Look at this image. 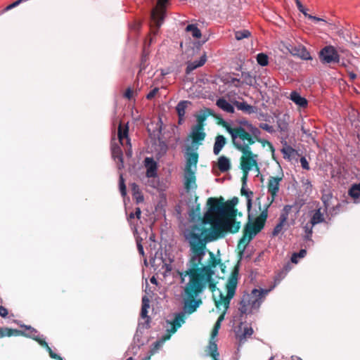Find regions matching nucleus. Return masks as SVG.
<instances>
[{
	"mask_svg": "<svg viewBox=\"0 0 360 360\" xmlns=\"http://www.w3.org/2000/svg\"><path fill=\"white\" fill-rule=\"evenodd\" d=\"M238 202L237 198L227 201H224L223 198H210L207 202L209 208L202 219L200 220L198 213V223L196 224L194 212L190 213L191 220L184 225L182 231L190 246V258L186 269L179 272L181 283L184 285V310L190 314L195 311L202 302L197 297L207 288L213 292L216 307L223 312L214 324L212 339L217 336L230 301L235 295L238 271L236 269L232 271L226 284V292H223L217 289L213 278L214 271L210 266L204 265L202 261L205 255L207 243L223 237L227 232L236 233L239 231L240 223L236 220L237 210L235 208Z\"/></svg>",
	"mask_w": 360,
	"mask_h": 360,
	"instance_id": "nucleus-1",
	"label": "nucleus"
},
{
	"mask_svg": "<svg viewBox=\"0 0 360 360\" xmlns=\"http://www.w3.org/2000/svg\"><path fill=\"white\" fill-rule=\"evenodd\" d=\"M238 202L237 198L227 201H224L223 198H210L207 202L209 208L202 219L200 220L198 213V223L196 224L194 212L190 213L191 220L184 225L182 231L190 246V258L186 269L179 272L181 283L184 285V310L190 314L195 311L202 302L197 297L207 288L213 292L216 307L223 312L214 324L212 339L217 336L230 301L235 295L238 271L236 269L232 271L226 284V292H223L217 289L213 278L214 271L210 266L204 265L202 261L205 255L207 243L223 237L227 232L236 233L239 231L240 223L236 220L237 210L235 208Z\"/></svg>",
	"mask_w": 360,
	"mask_h": 360,
	"instance_id": "nucleus-2",
	"label": "nucleus"
},
{
	"mask_svg": "<svg viewBox=\"0 0 360 360\" xmlns=\"http://www.w3.org/2000/svg\"><path fill=\"white\" fill-rule=\"evenodd\" d=\"M227 131L231 136L233 146L241 153L240 158V168L246 179L251 171L259 173V155L254 153L250 146L256 141L267 145L274 152L271 143L260 139L261 131L248 122H243L242 125L234 127H227Z\"/></svg>",
	"mask_w": 360,
	"mask_h": 360,
	"instance_id": "nucleus-3",
	"label": "nucleus"
},
{
	"mask_svg": "<svg viewBox=\"0 0 360 360\" xmlns=\"http://www.w3.org/2000/svg\"><path fill=\"white\" fill-rule=\"evenodd\" d=\"M267 210H263L253 221H249L245 225L243 236L239 240L238 248L245 250L250 241L264 228L267 219Z\"/></svg>",
	"mask_w": 360,
	"mask_h": 360,
	"instance_id": "nucleus-4",
	"label": "nucleus"
},
{
	"mask_svg": "<svg viewBox=\"0 0 360 360\" xmlns=\"http://www.w3.org/2000/svg\"><path fill=\"white\" fill-rule=\"evenodd\" d=\"M270 290V289H253L250 294L244 295L240 302L241 313L252 314L257 311L264 297Z\"/></svg>",
	"mask_w": 360,
	"mask_h": 360,
	"instance_id": "nucleus-5",
	"label": "nucleus"
},
{
	"mask_svg": "<svg viewBox=\"0 0 360 360\" xmlns=\"http://www.w3.org/2000/svg\"><path fill=\"white\" fill-rule=\"evenodd\" d=\"M184 323V315L183 314H177L172 322L167 321V331L168 334L165 335L161 340L157 341L154 344L152 353H155L166 340H169L172 334L174 333L176 330Z\"/></svg>",
	"mask_w": 360,
	"mask_h": 360,
	"instance_id": "nucleus-6",
	"label": "nucleus"
},
{
	"mask_svg": "<svg viewBox=\"0 0 360 360\" xmlns=\"http://www.w3.org/2000/svg\"><path fill=\"white\" fill-rule=\"evenodd\" d=\"M169 0H158L156 6L151 12V19L158 30L162 25L166 12V6Z\"/></svg>",
	"mask_w": 360,
	"mask_h": 360,
	"instance_id": "nucleus-7",
	"label": "nucleus"
},
{
	"mask_svg": "<svg viewBox=\"0 0 360 360\" xmlns=\"http://www.w3.org/2000/svg\"><path fill=\"white\" fill-rule=\"evenodd\" d=\"M319 57L323 63H338L340 60V56L333 46H327L322 49Z\"/></svg>",
	"mask_w": 360,
	"mask_h": 360,
	"instance_id": "nucleus-8",
	"label": "nucleus"
},
{
	"mask_svg": "<svg viewBox=\"0 0 360 360\" xmlns=\"http://www.w3.org/2000/svg\"><path fill=\"white\" fill-rule=\"evenodd\" d=\"M190 137L191 139V146H188V150H198V147L202 145V141L205 138V133L203 127L194 126L192 128Z\"/></svg>",
	"mask_w": 360,
	"mask_h": 360,
	"instance_id": "nucleus-9",
	"label": "nucleus"
},
{
	"mask_svg": "<svg viewBox=\"0 0 360 360\" xmlns=\"http://www.w3.org/2000/svg\"><path fill=\"white\" fill-rule=\"evenodd\" d=\"M283 172L281 170L276 176H270L269 178L267 188L272 198V200H274L279 191L280 183L283 179Z\"/></svg>",
	"mask_w": 360,
	"mask_h": 360,
	"instance_id": "nucleus-10",
	"label": "nucleus"
},
{
	"mask_svg": "<svg viewBox=\"0 0 360 360\" xmlns=\"http://www.w3.org/2000/svg\"><path fill=\"white\" fill-rule=\"evenodd\" d=\"M197 150L190 149L187 148L186 154V163L184 170H196L197 163L198 161V154Z\"/></svg>",
	"mask_w": 360,
	"mask_h": 360,
	"instance_id": "nucleus-11",
	"label": "nucleus"
},
{
	"mask_svg": "<svg viewBox=\"0 0 360 360\" xmlns=\"http://www.w3.org/2000/svg\"><path fill=\"white\" fill-rule=\"evenodd\" d=\"M288 51L294 56H297L303 60H311V57L310 53L307 51V49L302 45L289 46H286Z\"/></svg>",
	"mask_w": 360,
	"mask_h": 360,
	"instance_id": "nucleus-12",
	"label": "nucleus"
},
{
	"mask_svg": "<svg viewBox=\"0 0 360 360\" xmlns=\"http://www.w3.org/2000/svg\"><path fill=\"white\" fill-rule=\"evenodd\" d=\"M292 206L291 205H285L283 207V212L279 218V223L276 226L273 231L274 236H278L283 231L284 225L286 224V221L288 219V215L290 212L291 211Z\"/></svg>",
	"mask_w": 360,
	"mask_h": 360,
	"instance_id": "nucleus-13",
	"label": "nucleus"
},
{
	"mask_svg": "<svg viewBox=\"0 0 360 360\" xmlns=\"http://www.w3.org/2000/svg\"><path fill=\"white\" fill-rule=\"evenodd\" d=\"M118 138L120 143L122 146L126 145L128 147V148L126 150V155L128 157H131L132 155V150L130 139L128 137L127 127L124 129H122L121 124H120L118 128Z\"/></svg>",
	"mask_w": 360,
	"mask_h": 360,
	"instance_id": "nucleus-14",
	"label": "nucleus"
},
{
	"mask_svg": "<svg viewBox=\"0 0 360 360\" xmlns=\"http://www.w3.org/2000/svg\"><path fill=\"white\" fill-rule=\"evenodd\" d=\"M196 170H184V187L187 191L197 188Z\"/></svg>",
	"mask_w": 360,
	"mask_h": 360,
	"instance_id": "nucleus-15",
	"label": "nucleus"
},
{
	"mask_svg": "<svg viewBox=\"0 0 360 360\" xmlns=\"http://www.w3.org/2000/svg\"><path fill=\"white\" fill-rule=\"evenodd\" d=\"M37 331L34 329H32L31 334L30 336L34 340H35L37 342H38L41 346L44 347L49 352V355L52 359L57 360H63V359L59 355L56 354L52 351V349L48 345L47 342L45 340L41 339L38 335H35Z\"/></svg>",
	"mask_w": 360,
	"mask_h": 360,
	"instance_id": "nucleus-16",
	"label": "nucleus"
},
{
	"mask_svg": "<svg viewBox=\"0 0 360 360\" xmlns=\"http://www.w3.org/2000/svg\"><path fill=\"white\" fill-rule=\"evenodd\" d=\"M144 165L146 168L147 177H155L157 176V162L152 158H146Z\"/></svg>",
	"mask_w": 360,
	"mask_h": 360,
	"instance_id": "nucleus-17",
	"label": "nucleus"
},
{
	"mask_svg": "<svg viewBox=\"0 0 360 360\" xmlns=\"http://www.w3.org/2000/svg\"><path fill=\"white\" fill-rule=\"evenodd\" d=\"M241 78L243 81L240 82L238 79H235L234 81L237 82V84H235L236 86H238L240 84H245L248 86H253L255 88L257 87V80L255 77L251 75L249 72H242Z\"/></svg>",
	"mask_w": 360,
	"mask_h": 360,
	"instance_id": "nucleus-18",
	"label": "nucleus"
},
{
	"mask_svg": "<svg viewBox=\"0 0 360 360\" xmlns=\"http://www.w3.org/2000/svg\"><path fill=\"white\" fill-rule=\"evenodd\" d=\"M289 98L299 108H305L308 105L307 100L297 91H292Z\"/></svg>",
	"mask_w": 360,
	"mask_h": 360,
	"instance_id": "nucleus-19",
	"label": "nucleus"
},
{
	"mask_svg": "<svg viewBox=\"0 0 360 360\" xmlns=\"http://www.w3.org/2000/svg\"><path fill=\"white\" fill-rule=\"evenodd\" d=\"M217 166L220 172H226L231 169V160L224 155H221L218 158Z\"/></svg>",
	"mask_w": 360,
	"mask_h": 360,
	"instance_id": "nucleus-20",
	"label": "nucleus"
},
{
	"mask_svg": "<svg viewBox=\"0 0 360 360\" xmlns=\"http://www.w3.org/2000/svg\"><path fill=\"white\" fill-rule=\"evenodd\" d=\"M217 105L223 111L233 113L234 107L232 104L228 102L224 98H220L217 101Z\"/></svg>",
	"mask_w": 360,
	"mask_h": 360,
	"instance_id": "nucleus-21",
	"label": "nucleus"
},
{
	"mask_svg": "<svg viewBox=\"0 0 360 360\" xmlns=\"http://www.w3.org/2000/svg\"><path fill=\"white\" fill-rule=\"evenodd\" d=\"M233 104L237 108L238 110H241L243 112L248 114H252L255 112L256 111V109L254 106L249 105L248 103L244 101H235Z\"/></svg>",
	"mask_w": 360,
	"mask_h": 360,
	"instance_id": "nucleus-22",
	"label": "nucleus"
},
{
	"mask_svg": "<svg viewBox=\"0 0 360 360\" xmlns=\"http://www.w3.org/2000/svg\"><path fill=\"white\" fill-rule=\"evenodd\" d=\"M226 144V139L222 135H219L215 139L213 148V153L217 155Z\"/></svg>",
	"mask_w": 360,
	"mask_h": 360,
	"instance_id": "nucleus-23",
	"label": "nucleus"
},
{
	"mask_svg": "<svg viewBox=\"0 0 360 360\" xmlns=\"http://www.w3.org/2000/svg\"><path fill=\"white\" fill-rule=\"evenodd\" d=\"M206 60H207L206 55L204 54L200 57L199 60L188 63L187 68H186V72L189 73L191 71L194 70L195 69L202 66L205 63Z\"/></svg>",
	"mask_w": 360,
	"mask_h": 360,
	"instance_id": "nucleus-24",
	"label": "nucleus"
},
{
	"mask_svg": "<svg viewBox=\"0 0 360 360\" xmlns=\"http://www.w3.org/2000/svg\"><path fill=\"white\" fill-rule=\"evenodd\" d=\"M112 156L115 160L117 159V160L120 162V165H118L119 169L123 168L124 165L122 152L119 146L112 147Z\"/></svg>",
	"mask_w": 360,
	"mask_h": 360,
	"instance_id": "nucleus-25",
	"label": "nucleus"
},
{
	"mask_svg": "<svg viewBox=\"0 0 360 360\" xmlns=\"http://www.w3.org/2000/svg\"><path fill=\"white\" fill-rule=\"evenodd\" d=\"M186 32L189 33L195 39H200L202 36L200 30L193 24L188 25L186 27Z\"/></svg>",
	"mask_w": 360,
	"mask_h": 360,
	"instance_id": "nucleus-26",
	"label": "nucleus"
},
{
	"mask_svg": "<svg viewBox=\"0 0 360 360\" xmlns=\"http://www.w3.org/2000/svg\"><path fill=\"white\" fill-rule=\"evenodd\" d=\"M188 103L189 102L184 101L179 103L178 105H176V110L179 117V122H181V120H183L184 119V117L186 113V109Z\"/></svg>",
	"mask_w": 360,
	"mask_h": 360,
	"instance_id": "nucleus-27",
	"label": "nucleus"
},
{
	"mask_svg": "<svg viewBox=\"0 0 360 360\" xmlns=\"http://www.w3.org/2000/svg\"><path fill=\"white\" fill-rule=\"evenodd\" d=\"M131 188L133 197L136 200V202L140 203V202H143V196L141 192L140 191L139 186L135 184H132L131 186Z\"/></svg>",
	"mask_w": 360,
	"mask_h": 360,
	"instance_id": "nucleus-28",
	"label": "nucleus"
},
{
	"mask_svg": "<svg viewBox=\"0 0 360 360\" xmlns=\"http://www.w3.org/2000/svg\"><path fill=\"white\" fill-rule=\"evenodd\" d=\"M324 221V217L323 213L321 212L320 209H318L314 211L313 213L310 221L312 225H316L317 224L321 223Z\"/></svg>",
	"mask_w": 360,
	"mask_h": 360,
	"instance_id": "nucleus-29",
	"label": "nucleus"
},
{
	"mask_svg": "<svg viewBox=\"0 0 360 360\" xmlns=\"http://www.w3.org/2000/svg\"><path fill=\"white\" fill-rule=\"evenodd\" d=\"M149 299L146 296H143L142 298V308L141 312V316L143 319H148L147 314L149 308Z\"/></svg>",
	"mask_w": 360,
	"mask_h": 360,
	"instance_id": "nucleus-30",
	"label": "nucleus"
},
{
	"mask_svg": "<svg viewBox=\"0 0 360 360\" xmlns=\"http://www.w3.org/2000/svg\"><path fill=\"white\" fill-rule=\"evenodd\" d=\"M20 334V332L18 330H13L8 328H0V338H4L6 336L10 337L12 335H18Z\"/></svg>",
	"mask_w": 360,
	"mask_h": 360,
	"instance_id": "nucleus-31",
	"label": "nucleus"
},
{
	"mask_svg": "<svg viewBox=\"0 0 360 360\" xmlns=\"http://www.w3.org/2000/svg\"><path fill=\"white\" fill-rule=\"evenodd\" d=\"M349 195L354 200L360 197V184H354L349 190Z\"/></svg>",
	"mask_w": 360,
	"mask_h": 360,
	"instance_id": "nucleus-32",
	"label": "nucleus"
},
{
	"mask_svg": "<svg viewBox=\"0 0 360 360\" xmlns=\"http://www.w3.org/2000/svg\"><path fill=\"white\" fill-rule=\"evenodd\" d=\"M214 340V339H210V345L208 347V352L211 356H219L217 345Z\"/></svg>",
	"mask_w": 360,
	"mask_h": 360,
	"instance_id": "nucleus-33",
	"label": "nucleus"
},
{
	"mask_svg": "<svg viewBox=\"0 0 360 360\" xmlns=\"http://www.w3.org/2000/svg\"><path fill=\"white\" fill-rule=\"evenodd\" d=\"M209 115V112L206 111L200 112L199 114L196 115L197 124L195 126H200L203 127L204 122Z\"/></svg>",
	"mask_w": 360,
	"mask_h": 360,
	"instance_id": "nucleus-34",
	"label": "nucleus"
},
{
	"mask_svg": "<svg viewBox=\"0 0 360 360\" xmlns=\"http://www.w3.org/2000/svg\"><path fill=\"white\" fill-rule=\"evenodd\" d=\"M257 61L262 66H266L269 63L268 56L264 53H259L257 56Z\"/></svg>",
	"mask_w": 360,
	"mask_h": 360,
	"instance_id": "nucleus-35",
	"label": "nucleus"
},
{
	"mask_svg": "<svg viewBox=\"0 0 360 360\" xmlns=\"http://www.w3.org/2000/svg\"><path fill=\"white\" fill-rule=\"evenodd\" d=\"M250 36V32L247 30L236 31L235 32V37L237 40H241L248 38Z\"/></svg>",
	"mask_w": 360,
	"mask_h": 360,
	"instance_id": "nucleus-36",
	"label": "nucleus"
},
{
	"mask_svg": "<svg viewBox=\"0 0 360 360\" xmlns=\"http://www.w3.org/2000/svg\"><path fill=\"white\" fill-rule=\"evenodd\" d=\"M307 255L305 250H301L298 253H294L291 257V262L297 264L298 262V258H303Z\"/></svg>",
	"mask_w": 360,
	"mask_h": 360,
	"instance_id": "nucleus-37",
	"label": "nucleus"
},
{
	"mask_svg": "<svg viewBox=\"0 0 360 360\" xmlns=\"http://www.w3.org/2000/svg\"><path fill=\"white\" fill-rule=\"evenodd\" d=\"M314 226V225H312L311 222L309 221L303 226V229L306 233V238L307 239H309L310 236L312 234V229Z\"/></svg>",
	"mask_w": 360,
	"mask_h": 360,
	"instance_id": "nucleus-38",
	"label": "nucleus"
},
{
	"mask_svg": "<svg viewBox=\"0 0 360 360\" xmlns=\"http://www.w3.org/2000/svg\"><path fill=\"white\" fill-rule=\"evenodd\" d=\"M281 152L283 153L284 158L287 157L289 158L290 156L293 155V153H295V150L292 148L290 146H286L281 150Z\"/></svg>",
	"mask_w": 360,
	"mask_h": 360,
	"instance_id": "nucleus-39",
	"label": "nucleus"
},
{
	"mask_svg": "<svg viewBox=\"0 0 360 360\" xmlns=\"http://www.w3.org/2000/svg\"><path fill=\"white\" fill-rule=\"evenodd\" d=\"M120 190L122 196L126 195V186L124 184V180L123 178V175L122 174H120Z\"/></svg>",
	"mask_w": 360,
	"mask_h": 360,
	"instance_id": "nucleus-40",
	"label": "nucleus"
},
{
	"mask_svg": "<svg viewBox=\"0 0 360 360\" xmlns=\"http://www.w3.org/2000/svg\"><path fill=\"white\" fill-rule=\"evenodd\" d=\"M296 6L298 10L302 12L306 17L308 15L307 9L303 6L300 0H295Z\"/></svg>",
	"mask_w": 360,
	"mask_h": 360,
	"instance_id": "nucleus-41",
	"label": "nucleus"
},
{
	"mask_svg": "<svg viewBox=\"0 0 360 360\" xmlns=\"http://www.w3.org/2000/svg\"><path fill=\"white\" fill-rule=\"evenodd\" d=\"M253 333V329L251 327H245L243 331V338L250 337Z\"/></svg>",
	"mask_w": 360,
	"mask_h": 360,
	"instance_id": "nucleus-42",
	"label": "nucleus"
},
{
	"mask_svg": "<svg viewBox=\"0 0 360 360\" xmlns=\"http://www.w3.org/2000/svg\"><path fill=\"white\" fill-rule=\"evenodd\" d=\"M300 163L301 166L303 169L309 170V165L308 163V161L304 157L301 158L300 159Z\"/></svg>",
	"mask_w": 360,
	"mask_h": 360,
	"instance_id": "nucleus-43",
	"label": "nucleus"
},
{
	"mask_svg": "<svg viewBox=\"0 0 360 360\" xmlns=\"http://www.w3.org/2000/svg\"><path fill=\"white\" fill-rule=\"evenodd\" d=\"M159 91V89L158 87H155L154 88L153 90H151L146 96V98L148 99H152L153 98L155 97V96L157 94V93Z\"/></svg>",
	"mask_w": 360,
	"mask_h": 360,
	"instance_id": "nucleus-44",
	"label": "nucleus"
},
{
	"mask_svg": "<svg viewBox=\"0 0 360 360\" xmlns=\"http://www.w3.org/2000/svg\"><path fill=\"white\" fill-rule=\"evenodd\" d=\"M332 195L331 194H324L322 196V200L324 203V205H326V207H327L329 205H328V201L331 198Z\"/></svg>",
	"mask_w": 360,
	"mask_h": 360,
	"instance_id": "nucleus-45",
	"label": "nucleus"
},
{
	"mask_svg": "<svg viewBox=\"0 0 360 360\" xmlns=\"http://www.w3.org/2000/svg\"><path fill=\"white\" fill-rule=\"evenodd\" d=\"M252 195V193L251 192L249 194H247V197H248V202H247V207H248V210H250V208H251V206H252V200H251V196Z\"/></svg>",
	"mask_w": 360,
	"mask_h": 360,
	"instance_id": "nucleus-46",
	"label": "nucleus"
},
{
	"mask_svg": "<svg viewBox=\"0 0 360 360\" xmlns=\"http://www.w3.org/2000/svg\"><path fill=\"white\" fill-rule=\"evenodd\" d=\"M136 243H137V248H138L139 252L141 255H144L143 248V246H142V245L141 243V241L137 240Z\"/></svg>",
	"mask_w": 360,
	"mask_h": 360,
	"instance_id": "nucleus-47",
	"label": "nucleus"
},
{
	"mask_svg": "<svg viewBox=\"0 0 360 360\" xmlns=\"http://www.w3.org/2000/svg\"><path fill=\"white\" fill-rule=\"evenodd\" d=\"M7 315H8L7 309L4 307L0 306V316L2 317H6Z\"/></svg>",
	"mask_w": 360,
	"mask_h": 360,
	"instance_id": "nucleus-48",
	"label": "nucleus"
},
{
	"mask_svg": "<svg viewBox=\"0 0 360 360\" xmlns=\"http://www.w3.org/2000/svg\"><path fill=\"white\" fill-rule=\"evenodd\" d=\"M307 17L308 18L311 19V20H315V21H324L323 19H322V18H318V17H316V16H313V15H309V14H308V15Z\"/></svg>",
	"mask_w": 360,
	"mask_h": 360,
	"instance_id": "nucleus-49",
	"label": "nucleus"
},
{
	"mask_svg": "<svg viewBox=\"0 0 360 360\" xmlns=\"http://www.w3.org/2000/svg\"><path fill=\"white\" fill-rule=\"evenodd\" d=\"M132 94H133L132 91H131V89H127V91L125 92L124 96H125V97H126V98H129H129H131V96H132Z\"/></svg>",
	"mask_w": 360,
	"mask_h": 360,
	"instance_id": "nucleus-50",
	"label": "nucleus"
},
{
	"mask_svg": "<svg viewBox=\"0 0 360 360\" xmlns=\"http://www.w3.org/2000/svg\"><path fill=\"white\" fill-rule=\"evenodd\" d=\"M135 216L136 217L137 219H140L141 217V209L140 208H136V212H135Z\"/></svg>",
	"mask_w": 360,
	"mask_h": 360,
	"instance_id": "nucleus-51",
	"label": "nucleus"
},
{
	"mask_svg": "<svg viewBox=\"0 0 360 360\" xmlns=\"http://www.w3.org/2000/svg\"><path fill=\"white\" fill-rule=\"evenodd\" d=\"M349 77L352 79H354L356 77V74L353 73V72H350L349 73Z\"/></svg>",
	"mask_w": 360,
	"mask_h": 360,
	"instance_id": "nucleus-52",
	"label": "nucleus"
},
{
	"mask_svg": "<svg viewBox=\"0 0 360 360\" xmlns=\"http://www.w3.org/2000/svg\"><path fill=\"white\" fill-rule=\"evenodd\" d=\"M290 360H302L298 356H292Z\"/></svg>",
	"mask_w": 360,
	"mask_h": 360,
	"instance_id": "nucleus-53",
	"label": "nucleus"
},
{
	"mask_svg": "<svg viewBox=\"0 0 360 360\" xmlns=\"http://www.w3.org/2000/svg\"><path fill=\"white\" fill-rule=\"evenodd\" d=\"M150 282L153 283H156V279L155 277H152L150 278Z\"/></svg>",
	"mask_w": 360,
	"mask_h": 360,
	"instance_id": "nucleus-54",
	"label": "nucleus"
},
{
	"mask_svg": "<svg viewBox=\"0 0 360 360\" xmlns=\"http://www.w3.org/2000/svg\"><path fill=\"white\" fill-rule=\"evenodd\" d=\"M134 217H135V214H134V213H131V214H129V219H132V218H134Z\"/></svg>",
	"mask_w": 360,
	"mask_h": 360,
	"instance_id": "nucleus-55",
	"label": "nucleus"
},
{
	"mask_svg": "<svg viewBox=\"0 0 360 360\" xmlns=\"http://www.w3.org/2000/svg\"><path fill=\"white\" fill-rule=\"evenodd\" d=\"M213 360H219L218 359V356H212Z\"/></svg>",
	"mask_w": 360,
	"mask_h": 360,
	"instance_id": "nucleus-56",
	"label": "nucleus"
},
{
	"mask_svg": "<svg viewBox=\"0 0 360 360\" xmlns=\"http://www.w3.org/2000/svg\"><path fill=\"white\" fill-rule=\"evenodd\" d=\"M150 359V356H148V357H146V358L145 359V360H149Z\"/></svg>",
	"mask_w": 360,
	"mask_h": 360,
	"instance_id": "nucleus-57",
	"label": "nucleus"
},
{
	"mask_svg": "<svg viewBox=\"0 0 360 360\" xmlns=\"http://www.w3.org/2000/svg\"><path fill=\"white\" fill-rule=\"evenodd\" d=\"M127 360H133V358L132 357H129L128 359H127Z\"/></svg>",
	"mask_w": 360,
	"mask_h": 360,
	"instance_id": "nucleus-58",
	"label": "nucleus"
},
{
	"mask_svg": "<svg viewBox=\"0 0 360 360\" xmlns=\"http://www.w3.org/2000/svg\"><path fill=\"white\" fill-rule=\"evenodd\" d=\"M141 72H142V70H141V71L139 73V77L141 75Z\"/></svg>",
	"mask_w": 360,
	"mask_h": 360,
	"instance_id": "nucleus-59",
	"label": "nucleus"
},
{
	"mask_svg": "<svg viewBox=\"0 0 360 360\" xmlns=\"http://www.w3.org/2000/svg\"><path fill=\"white\" fill-rule=\"evenodd\" d=\"M210 255H211V257H213V253L212 252H210Z\"/></svg>",
	"mask_w": 360,
	"mask_h": 360,
	"instance_id": "nucleus-60",
	"label": "nucleus"
},
{
	"mask_svg": "<svg viewBox=\"0 0 360 360\" xmlns=\"http://www.w3.org/2000/svg\"><path fill=\"white\" fill-rule=\"evenodd\" d=\"M244 191L243 188L241 189V193H243Z\"/></svg>",
	"mask_w": 360,
	"mask_h": 360,
	"instance_id": "nucleus-61",
	"label": "nucleus"
},
{
	"mask_svg": "<svg viewBox=\"0 0 360 360\" xmlns=\"http://www.w3.org/2000/svg\"><path fill=\"white\" fill-rule=\"evenodd\" d=\"M269 360H273V358H271Z\"/></svg>",
	"mask_w": 360,
	"mask_h": 360,
	"instance_id": "nucleus-62",
	"label": "nucleus"
}]
</instances>
